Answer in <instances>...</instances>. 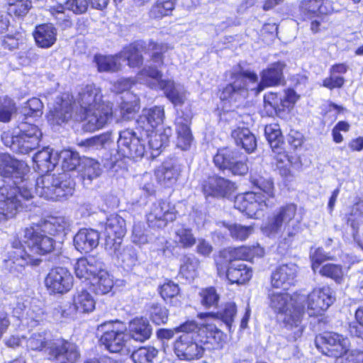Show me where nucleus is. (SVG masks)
Here are the masks:
<instances>
[{"label": "nucleus", "instance_id": "obj_1", "mask_svg": "<svg viewBox=\"0 0 363 363\" xmlns=\"http://www.w3.org/2000/svg\"><path fill=\"white\" fill-rule=\"evenodd\" d=\"M100 88L94 84L82 87L72 104L73 97L69 93H64L56 97L47 116L51 124H60L72 117L74 107L79 105L76 119L84 121L83 128L86 131H95L104 128L112 118V104L102 100Z\"/></svg>", "mask_w": 363, "mask_h": 363}, {"label": "nucleus", "instance_id": "obj_2", "mask_svg": "<svg viewBox=\"0 0 363 363\" xmlns=\"http://www.w3.org/2000/svg\"><path fill=\"white\" fill-rule=\"evenodd\" d=\"M29 167L9 154H0V176L9 181L0 187V223L33 206V184L26 178Z\"/></svg>", "mask_w": 363, "mask_h": 363}, {"label": "nucleus", "instance_id": "obj_3", "mask_svg": "<svg viewBox=\"0 0 363 363\" xmlns=\"http://www.w3.org/2000/svg\"><path fill=\"white\" fill-rule=\"evenodd\" d=\"M175 330L182 333L174 345V352L180 359H199L205 351L220 350L225 343V335L213 324L198 326L195 321L188 320Z\"/></svg>", "mask_w": 363, "mask_h": 363}, {"label": "nucleus", "instance_id": "obj_4", "mask_svg": "<svg viewBox=\"0 0 363 363\" xmlns=\"http://www.w3.org/2000/svg\"><path fill=\"white\" fill-rule=\"evenodd\" d=\"M284 65L278 62L272 64L261 72V80L254 72L249 70L240 72L234 77L233 83L227 85L220 94L221 100L235 99L239 96L245 98L248 91L260 93L266 87L278 85L283 78Z\"/></svg>", "mask_w": 363, "mask_h": 363}, {"label": "nucleus", "instance_id": "obj_5", "mask_svg": "<svg viewBox=\"0 0 363 363\" xmlns=\"http://www.w3.org/2000/svg\"><path fill=\"white\" fill-rule=\"evenodd\" d=\"M149 49L152 51L151 60L155 67L143 69L138 73V79L152 89L162 90L174 106L182 105L187 98V91L184 86L171 79H161L162 72L157 68L163 64L162 53L167 50V45L150 42Z\"/></svg>", "mask_w": 363, "mask_h": 363}, {"label": "nucleus", "instance_id": "obj_6", "mask_svg": "<svg viewBox=\"0 0 363 363\" xmlns=\"http://www.w3.org/2000/svg\"><path fill=\"white\" fill-rule=\"evenodd\" d=\"M269 306L282 321L284 328L290 331L289 338L296 340L302 336L304 327L302 324L305 307L303 294L273 292L269 294Z\"/></svg>", "mask_w": 363, "mask_h": 363}, {"label": "nucleus", "instance_id": "obj_7", "mask_svg": "<svg viewBox=\"0 0 363 363\" xmlns=\"http://www.w3.org/2000/svg\"><path fill=\"white\" fill-rule=\"evenodd\" d=\"M250 181L261 192L249 191L236 196L234 206L247 217L257 218L274 205V186L269 177L251 175Z\"/></svg>", "mask_w": 363, "mask_h": 363}, {"label": "nucleus", "instance_id": "obj_8", "mask_svg": "<svg viewBox=\"0 0 363 363\" xmlns=\"http://www.w3.org/2000/svg\"><path fill=\"white\" fill-rule=\"evenodd\" d=\"M74 191V182L66 173L58 175L47 173L36 179L35 193L48 200L66 199Z\"/></svg>", "mask_w": 363, "mask_h": 363}, {"label": "nucleus", "instance_id": "obj_9", "mask_svg": "<svg viewBox=\"0 0 363 363\" xmlns=\"http://www.w3.org/2000/svg\"><path fill=\"white\" fill-rule=\"evenodd\" d=\"M296 213V206L293 203L281 206L263 223L262 233L274 237L284 229L289 237L294 236L301 229V220L295 218Z\"/></svg>", "mask_w": 363, "mask_h": 363}, {"label": "nucleus", "instance_id": "obj_10", "mask_svg": "<svg viewBox=\"0 0 363 363\" xmlns=\"http://www.w3.org/2000/svg\"><path fill=\"white\" fill-rule=\"evenodd\" d=\"M42 135L43 133L37 125L23 122L18 126V133H4L1 139L4 145L13 152L28 154L39 146Z\"/></svg>", "mask_w": 363, "mask_h": 363}, {"label": "nucleus", "instance_id": "obj_11", "mask_svg": "<svg viewBox=\"0 0 363 363\" xmlns=\"http://www.w3.org/2000/svg\"><path fill=\"white\" fill-rule=\"evenodd\" d=\"M140 48L142 45L139 43H131L125 47L118 55L114 56L96 55L94 62L100 72L118 71L121 68L119 62L121 58L128 61V65L131 67H139L143 63Z\"/></svg>", "mask_w": 363, "mask_h": 363}, {"label": "nucleus", "instance_id": "obj_12", "mask_svg": "<svg viewBox=\"0 0 363 363\" xmlns=\"http://www.w3.org/2000/svg\"><path fill=\"white\" fill-rule=\"evenodd\" d=\"M104 330L100 342L112 353L128 354L130 352L127 327L120 321L104 323L100 325Z\"/></svg>", "mask_w": 363, "mask_h": 363}, {"label": "nucleus", "instance_id": "obj_13", "mask_svg": "<svg viewBox=\"0 0 363 363\" xmlns=\"http://www.w3.org/2000/svg\"><path fill=\"white\" fill-rule=\"evenodd\" d=\"M303 296L306 299L302 305L310 316L322 315L335 301L334 291L328 286L315 287L307 296Z\"/></svg>", "mask_w": 363, "mask_h": 363}, {"label": "nucleus", "instance_id": "obj_14", "mask_svg": "<svg viewBox=\"0 0 363 363\" xmlns=\"http://www.w3.org/2000/svg\"><path fill=\"white\" fill-rule=\"evenodd\" d=\"M118 143V154L122 157L142 158L147 151L143 132L139 135L130 129L120 132Z\"/></svg>", "mask_w": 363, "mask_h": 363}, {"label": "nucleus", "instance_id": "obj_15", "mask_svg": "<svg viewBox=\"0 0 363 363\" xmlns=\"http://www.w3.org/2000/svg\"><path fill=\"white\" fill-rule=\"evenodd\" d=\"M37 223H32L23 230V239L30 251L43 255L54 249L55 240Z\"/></svg>", "mask_w": 363, "mask_h": 363}, {"label": "nucleus", "instance_id": "obj_16", "mask_svg": "<svg viewBox=\"0 0 363 363\" xmlns=\"http://www.w3.org/2000/svg\"><path fill=\"white\" fill-rule=\"evenodd\" d=\"M315 343L323 354L337 359L348 352L350 346L347 337L333 332L324 333L316 338Z\"/></svg>", "mask_w": 363, "mask_h": 363}, {"label": "nucleus", "instance_id": "obj_17", "mask_svg": "<svg viewBox=\"0 0 363 363\" xmlns=\"http://www.w3.org/2000/svg\"><path fill=\"white\" fill-rule=\"evenodd\" d=\"M178 215L175 206L169 201L160 200L152 204L146 215L150 228H163L173 222Z\"/></svg>", "mask_w": 363, "mask_h": 363}, {"label": "nucleus", "instance_id": "obj_18", "mask_svg": "<svg viewBox=\"0 0 363 363\" xmlns=\"http://www.w3.org/2000/svg\"><path fill=\"white\" fill-rule=\"evenodd\" d=\"M6 267L13 272H21L27 265H38L40 259L27 253L20 240L15 239L11 243V249L8 252L5 260Z\"/></svg>", "mask_w": 363, "mask_h": 363}, {"label": "nucleus", "instance_id": "obj_19", "mask_svg": "<svg viewBox=\"0 0 363 363\" xmlns=\"http://www.w3.org/2000/svg\"><path fill=\"white\" fill-rule=\"evenodd\" d=\"M238 152L228 147L219 149L213 157L216 167L228 169L235 175H243L248 172V167L244 159H238Z\"/></svg>", "mask_w": 363, "mask_h": 363}, {"label": "nucleus", "instance_id": "obj_20", "mask_svg": "<svg viewBox=\"0 0 363 363\" xmlns=\"http://www.w3.org/2000/svg\"><path fill=\"white\" fill-rule=\"evenodd\" d=\"M74 278L69 271L64 267L52 269L45 279V285L51 294H64L71 290Z\"/></svg>", "mask_w": 363, "mask_h": 363}, {"label": "nucleus", "instance_id": "obj_21", "mask_svg": "<svg viewBox=\"0 0 363 363\" xmlns=\"http://www.w3.org/2000/svg\"><path fill=\"white\" fill-rule=\"evenodd\" d=\"M263 255L264 250L259 246L252 247L241 246L221 250L215 258V262L219 269L220 273L223 274L224 265L228 261L233 262L234 259L247 260L251 259L255 255L262 257Z\"/></svg>", "mask_w": 363, "mask_h": 363}, {"label": "nucleus", "instance_id": "obj_22", "mask_svg": "<svg viewBox=\"0 0 363 363\" xmlns=\"http://www.w3.org/2000/svg\"><path fill=\"white\" fill-rule=\"evenodd\" d=\"M125 232V220L117 214L111 215L105 223V249L116 250V246L122 244Z\"/></svg>", "mask_w": 363, "mask_h": 363}, {"label": "nucleus", "instance_id": "obj_23", "mask_svg": "<svg viewBox=\"0 0 363 363\" xmlns=\"http://www.w3.org/2000/svg\"><path fill=\"white\" fill-rule=\"evenodd\" d=\"M49 354L57 363H77L79 358L77 346L65 340H56L49 347Z\"/></svg>", "mask_w": 363, "mask_h": 363}, {"label": "nucleus", "instance_id": "obj_24", "mask_svg": "<svg viewBox=\"0 0 363 363\" xmlns=\"http://www.w3.org/2000/svg\"><path fill=\"white\" fill-rule=\"evenodd\" d=\"M95 300L93 296L85 289L77 290L72 297V305L67 310L63 309L62 316L73 318L76 313H89L95 308Z\"/></svg>", "mask_w": 363, "mask_h": 363}, {"label": "nucleus", "instance_id": "obj_25", "mask_svg": "<svg viewBox=\"0 0 363 363\" xmlns=\"http://www.w3.org/2000/svg\"><path fill=\"white\" fill-rule=\"evenodd\" d=\"M298 267L294 263L281 264L272 273L271 284L276 289L288 290L296 282Z\"/></svg>", "mask_w": 363, "mask_h": 363}, {"label": "nucleus", "instance_id": "obj_26", "mask_svg": "<svg viewBox=\"0 0 363 363\" xmlns=\"http://www.w3.org/2000/svg\"><path fill=\"white\" fill-rule=\"evenodd\" d=\"M216 269L218 277L227 279L230 284H245L248 281L252 276V269L241 262H227L224 265L223 274L220 273L217 266Z\"/></svg>", "mask_w": 363, "mask_h": 363}, {"label": "nucleus", "instance_id": "obj_27", "mask_svg": "<svg viewBox=\"0 0 363 363\" xmlns=\"http://www.w3.org/2000/svg\"><path fill=\"white\" fill-rule=\"evenodd\" d=\"M164 118V108L162 106L144 108L137 121L138 128L145 133L155 130L162 124Z\"/></svg>", "mask_w": 363, "mask_h": 363}, {"label": "nucleus", "instance_id": "obj_28", "mask_svg": "<svg viewBox=\"0 0 363 363\" xmlns=\"http://www.w3.org/2000/svg\"><path fill=\"white\" fill-rule=\"evenodd\" d=\"M235 189V184L220 177H208L203 184V190L206 196L225 197Z\"/></svg>", "mask_w": 363, "mask_h": 363}, {"label": "nucleus", "instance_id": "obj_29", "mask_svg": "<svg viewBox=\"0 0 363 363\" xmlns=\"http://www.w3.org/2000/svg\"><path fill=\"white\" fill-rule=\"evenodd\" d=\"M115 248L116 250L106 249V250L117 259V262L124 269L129 271L137 264L138 256L133 246L127 245L121 247V244H118Z\"/></svg>", "mask_w": 363, "mask_h": 363}, {"label": "nucleus", "instance_id": "obj_30", "mask_svg": "<svg viewBox=\"0 0 363 363\" xmlns=\"http://www.w3.org/2000/svg\"><path fill=\"white\" fill-rule=\"evenodd\" d=\"M127 331L129 340L143 342L150 337L152 329L147 318L136 317L128 323Z\"/></svg>", "mask_w": 363, "mask_h": 363}, {"label": "nucleus", "instance_id": "obj_31", "mask_svg": "<svg viewBox=\"0 0 363 363\" xmlns=\"http://www.w3.org/2000/svg\"><path fill=\"white\" fill-rule=\"evenodd\" d=\"M145 140H147L149 149L152 150V155L156 156L162 148L168 145L172 130L170 127H165L160 130L143 132Z\"/></svg>", "mask_w": 363, "mask_h": 363}, {"label": "nucleus", "instance_id": "obj_32", "mask_svg": "<svg viewBox=\"0 0 363 363\" xmlns=\"http://www.w3.org/2000/svg\"><path fill=\"white\" fill-rule=\"evenodd\" d=\"M99 242V234L93 229H81L74 237L75 248L82 253H88L96 248Z\"/></svg>", "mask_w": 363, "mask_h": 363}, {"label": "nucleus", "instance_id": "obj_33", "mask_svg": "<svg viewBox=\"0 0 363 363\" xmlns=\"http://www.w3.org/2000/svg\"><path fill=\"white\" fill-rule=\"evenodd\" d=\"M13 313L23 324L31 328L36 326L43 320L44 314L43 308L38 306H32L27 310L24 303H20L14 308Z\"/></svg>", "mask_w": 363, "mask_h": 363}, {"label": "nucleus", "instance_id": "obj_34", "mask_svg": "<svg viewBox=\"0 0 363 363\" xmlns=\"http://www.w3.org/2000/svg\"><path fill=\"white\" fill-rule=\"evenodd\" d=\"M299 9L304 18L328 15L333 11L330 0H303L301 2Z\"/></svg>", "mask_w": 363, "mask_h": 363}, {"label": "nucleus", "instance_id": "obj_35", "mask_svg": "<svg viewBox=\"0 0 363 363\" xmlns=\"http://www.w3.org/2000/svg\"><path fill=\"white\" fill-rule=\"evenodd\" d=\"M101 265V263L93 257L81 258L74 265V273L78 279L82 281H88L90 284L92 277L97 274Z\"/></svg>", "mask_w": 363, "mask_h": 363}, {"label": "nucleus", "instance_id": "obj_36", "mask_svg": "<svg viewBox=\"0 0 363 363\" xmlns=\"http://www.w3.org/2000/svg\"><path fill=\"white\" fill-rule=\"evenodd\" d=\"M48 234L53 236H65L69 231L70 222L64 216L50 217L37 223Z\"/></svg>", "mask_w": 363, "mask_h": 363}, {"label": "nucleus", "instance_id": "obj_37", "mask_svg": "<svg viewBox=\"0 0 363 363\" xmlns=\"http://www.w3.org/2000/svg\"><path fill=\"white\" fill-rule=\"evenodd\" d=\"M33 37L38 47L49 48L57 40V29L52 24H41L35 27Z\"/></svg>", "mask_w": 363, "mask_h": 363}, {"label": "nucleus", "instance_id": "obj_38", "mask_svg": "<svg viewBox=\"0 0 363 363\" xmlns=\"http://www.w3.org/2000/svg\"><path fill=\"white\" fill-rule=\"evenodd\" d=\"M181 167L177 164H164L155 171L157 182L164 187L172 186L178 180Z\"/></svg>", "mask_w": 363, "mask_h": 363}, {"label": "nucleus", "instance_id": "obj_39", "mask_svg": "<svg viewBox=\"0 0 363 363\" xmlns=\"http://www.w3.org/2000/svg\"><path fill=\"white\" fill-rule=\"evenodd\" d=\"M57 152L47 147L38 152L33 158L36 171L48 172L57 165Z\"/></svg>", "mask_w": 363, "mask_h": 363}, {"label": "nucleus", "instance_id": "obj_40", "mask_svg": "<svg viewBox=\"0 0 363 363\" xmlns=\"http://www.w3.org/2000/svg\"><path fill=\"white\" fill-rule=\"evenodd\" d=\"M189 125L190 120L188 117L178 116L175 119L176 131L177 134V145L183 150H188L193 141Z\"/></svg>", "mask_w": 363, "mask_h": 363}, {"label": "nucleus", "instance_id": "obj_41", "mask_svg": "<svg viewBox=\"0 0 363 363\" xmlns=\"http://www.w3.org/2000/svg\"><path fill=\"white\" fill-rule=\"evenodd\" d=\"M90 285L96 294H106L111 291L114 286L113 277L101 266L97 274L92 277Z\"/></svg>", "mask_w": 363, "mask_h": 363}, {"label": "nucleus", "instance_id": "obj_42", "mask_svg": "<svg viewBox=\"0 0 363 363\" xmlns=\"http://www.w3.org/2000/svg\"><path fill=\"white\" fill-rule=\"evenodd\" d=\"M88 0H67L65 5L57 4L51 6L50 13L57 19H62L65 9L72 11L76 14L84 13L88 8Z\"/></svg>", "mask_w": 363, "mask_h": 363}, {"label": "nucleus", "instance_id": "obj_43", "mask_svg": "<svg viewBox=\"0 0 363 363\" xmlns=\"http://www.w3.org/2000/svg\"><path fill=\"white\" fill-rule=\"evenodd\" d=\"M231 135L236 145L241 146L246 152H252L255 150L257 140L248 128H238L233 130Z\"/></svg>", "mask_w": 363, "mask_h": 363}, {"label": "nucleus", "instance_id": "obj_44", "mask_svg": "<svg viewBox=\"0 0 363 363\" xmlns=\"http://www.w3.org/2000/svg\"><path fill=\"white\" fill-rule=\"evenodd\" d=\"M84 184H89L92 180L99 177L101 173V164L91 158H84L82 160L79 169Z\"/></svg>", "mask_w": 363, "mask_h": 363}, {"label": "nucleus", "instance_id": "obj_45", "mask_svg": "<svg viewBox=\"0 0 363 363\" xmlns=\"http://www.w3.org/2000/svg\"><path fill=\"white\" fill-rule=\"evenodd\" d=\"M81 160L79 154L71 150H63L57 152V164H60L64 171H73L80 168Z\"/></svg>", "mask_w": 363, "mask_h": 363}, {"label": "nucleus", "instance_id": "obj_46", "mask_svg": "<svg viewBox=\"0 0 363 363\" xmlns=\"http://www.w3.org/2000/svg\"><path fill=\"white\" fill-rule=\"evenodd\" d=\"M199 265V261L194 255H185L181 259L179 275L191 281L196 277Z\"/></svg>", "mask_w": 363, "mask_h": 363}, {"label": "nucleus", "instance_id": "obj_47", "mask_svg": "<svg viewBox=\"0 0 363 363\" xmlns=\"http://www.w3.org/2000/svg\"><path fill=\"white\" fill-rule=\"evenodd\" d=\"M153 236L145 228L142 222H135L133 226L131 241L139 247L150 243Z\"/></svg>", "mask_w": 363, "mask_h": 363}, {"label": "nucleus", "instance_id": "obj_48", "mask_svg": "<svg viewBox=\"0 0 363 363\" xmlns=\"http://www.w3.org/2000/svg\"><path fill=\"white\" fill-rule=\"evenodd\" d=\"M174 240L176 244L184 248L191 247L196 243V238L192 230L184 225H180L176 228Z\"/></svg>", "mask_w": 363, "mask_h": 363}, {"label": "nucleus", "instance_id": "obj_49", "mask_svg": "<svg viewBox=\"0 0 363 363\" xmlns=\"http://www.w3.org/2000/svg\"><path fill=\"white\" fill-rule=\"evenodd\" d=\"M110 140L111 135L107 133L82 140L79 145L84 147L86 151H94L104 148Z\"/></svg>", "mask_w": 363, "mask_h": 363}, {"label": "nucleus", "instance_id": "obj_50", "mask_svg": "<svg viewBox=\"0 0 363 363\" xmlns=\"http://www.w3.org/2000/svg\"><path fill=\"white\" fill-rule=\"evenodd\" d=\"M223 225L229 230L232 238L235 240L244 241L254 232L252 225L245 226L238 223H223Z\"/></svg>", "mask_w": 363, "mask_h": 363}, {"label": "nucleus", "instance_id": "obj_51", "mask_svg": "<svg viewBox=\"0 0 363 363\" xmlns=\"http://www.w3.org/2000/svg\"><path fill=\"white\" fill-rule=\"evenodd\" d=\"M264 134L272 151H276L277 149L279 148V146H282L281 133L277 124L266 125Z\"/></svg>", "mask_w": 363, "mask_h": 363}, {"label": "nucleus", "instance_id": "obj_52", "mask_svg": "<svg viewBox=\"0 0 363 363\" xmlns=\"http://www.w3.org/2000/svg\"><path fill=\"white\" fill-rule=\"evenodd\" d=\"M317 272L323 277L334 280L336 283L340 284L344 279V272L340 264H326L322 266Z\"/></svg>", "mask_w": 363, "mask_h": 363}, {"label": "nucleus", "instance_id": "obj_53", "mask_svg": "<svg viewBox=\"0 0 363 363\" xmlns=\"http://www.w3.org/2000/svg\"><path fill=\"white\" fill-rule=\"evenodd\" d=\"M157 350L154 347H140L132 353L131 358L135 363H149L157 355Z\"/></svg>", "mask_w": 363, "mask_h": 363}, {"label": "nucleus", "instance_id": "obj_54", "mask_svg": "<svg viewBox=\"0 0 363 363\" xmlns=\"http://www.w3.org/2000/svg\"><path fill=\"white\" fill-rule=\"evenodd\" d=\"M174 8V0H157L152 7L150 15L155 18H161L171 13Z\"/></svg>", "mask_w": 363, "mask_h": 363}, {"label": "nucleus", "instance_id": "obj_55", "mask_svg": "<svg viewBox=\"0 0 363 363\" xmlns=\"http://www.w3.org/2000/svg\"><path fill=\"white\" fill-rule=\"evenodd\" d=\"M362 223H363V200L359 199L351 208L347 216V223L351 225L354 232H356Z\"/></svg>", "mask_w": 363, "mask_h": 363}, {"label": "nucleus", "instance_id": "obj_56", "mask_svg": "<svg viewBox=\"0 0 363 363\" xmlns=\"http://www.w3.org/2000/svg\"><path fill=\"white\" fill-rule=\"evenodd\" d=\"M264 108L269 114L282 111L281 94L269 92L264 96Z\"/></svg>", "mask_w": 363, "mask_h": 363}, {"label": "nucleus", "instance_id": "obj_57", "mask_svg": "<svg viewBox=\"0 0 363 363\" xmlns=\"http://www.w3.org/2000/svg\"><path fill=\"white\" fill-rule=\"evenodd\" d=\"M237 313V308L234 303H226L223 308L215 314L218 319L222 320L230 329Z\"/></svg>", "mask_w": 363, "mask_h": 363}, {"label": "nucleus", "instance_id": "obj_58", "mask_svg": "<svg viewBox=\"0 0 363 363\" xmlns=\"http://www.w3.org/2000/svg\"><path fill=\"white\" fill-rule=\"evenodd\" d=\"M31 7L29 0H9L8 13L18 17L25 16Z\"/></svg>", "mask_w": 363, "mask_h": 363}, {"label": "nucleus", "instance_id": "obj_59", "mask_svg": "<svg viewBox=\"0 0 363 363\" xmlns=\"http://www.w3.org/2000/svg\"><path fill=\"white\" fill-rule=\"evenodd\" d=\"M27 350L41 351L48 345L46 333H36L32 334L26 341Z\"/></svg>", "mask_w": 363, "mask_h": 363}, {"label": "nucleus", "instance_id": "obj_60", "mask_svg": "<svg viewBox=\"0 0 363 363\" xmlns=\"http://www.w3.org/2000/svg\"><path fill=\"white\" fill-rule=\"evenodd\" d=\"M16 111L15 103L9 97H0V121H10L12 114Z\"/></svg>", "mask_w": 363, "mask_h": 363}, {"label": "nucleus", "instance_id": "obj_61", "mask_svg": "<svg viewBox=\"0 0 363 363\" xmlns=\"http://www.w3.org/2000/svg\"><path fill=\"white\" fill-rule=\"evenodd\" d=\"M149 315L151 320L156 325L166 323L168 320L167 309L159 304H152L149 308Z\"/></svg>", "mask_w": 363, "mask_h": 363}, {"label": "nucleus", "instance_id": "obj_62", "mask_svg": "<svg viewBox=\"0 0 363 363\" xmlns=\"http://www.w3.org/2000/svg\"><path fill=\"white\" fill-rule=\"evenodd\" d=\"M43 103L38 98H31L23 108L24 115L30 117H38L43 114Z\"/></svg>", "mask_w": 363, "mask_h": 363}, {"label": "nucleus", "instance_id": "obj_63", "mask_svg": "<svg viewBox=\"0 0 363 363\" xmlns=\"http://www.w3.org/2000/svg\"><path fill=\"white\" fill-rule=\"evenodd\" d=\"M122 114H130L140 109V99L138 96L127 93L125 100L121 104Z\"/></svg>", "mask_w": 363, "mask_h": 363}, {"label": "nucleus", "instance_id": "obj_64", "mask_svg": "<svg viewBox=\"0 0 363 363\" xmlns=\"http://www.w3.org/2000/svg\"><path fill=\"white\" fill-rule=\"evenodd\" d=\"M200 296L201 298V304L206 308L216 306L219 299V296L216 293V289L213 287L203 289L200 292Z\"/></svg>", "mask_w": 363, "mask_h": 363}]
</instances>
